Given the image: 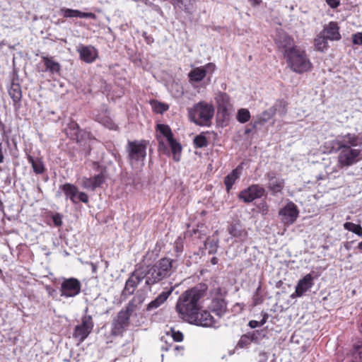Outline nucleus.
Listing matches in <instances>:
<instances>
[{"mask_svg": "<svg viewBox=\"0 0 362 362\" xmlns=\"http://www.w3.org/2000/svg\"><path fill=\"white\" fill-rule=\"evenodd\" d=\"M327 38L322 34H320L315 39V49L320 52H325L328 48Z\"/></svg>", "mask_w": 362, "mask_h": 362, "instance_id": "obj_30", "label": "nucleus"}, {"mask_svg": "<svg viewBox=\"0 0 362 362\" xmlns=\"http://www.w3.org/2000/svg\"><path fill=\"white\" fill-rule=\"evenodd\" d=\"M313 280L314 278L311 274H306L302 279L299 280L296 286V291L291 294V297L294 298L303 296L313 286Z\"/></svg>", "mask_w": 362, "mask_h": 362, "instance_id": "obj_16", "label": "nucleus"}, {"mask_svg": "<svg viewBox=\"0 0 362 362\" xmlns=\"http://www.w3.org/2000/svg\"><path fill=\"white\" fill-rule=\"evenodd\" d=\"M189 323L204 327H211L215 324V320L207 310H202L201 307L195 313V320Z\"/></svg>", "mask_w": 362, "mask_h": 362, "instance_id": "obj_18", "label": "nucleus"}, {"mask_svg": "<svg viewBox=\"0 0 362 362\" xmlns=\"http://www.w3.org/2000/svg\"><path fill=\"white\" fill-rule=\"evenodd\" d=\"M358 247L359 250H362V241L358 244Z\"/></svg>", "mask_w": 362, "mask_h": 362, "instance_id": "obj_53", "label": "nucleus"}, {"mask_svg": "<svg viewBox=\"0 0 362 362\" xmlns=\"http://www.w3.org/2000/svg\"><path fill=\"white\" fill-rule=\"evenodd\" d=\"M326 2L332 8H337L340 4L339 0H326Z\"/></svg>", "mask_w": 362, "mask_h": 362, "instance_id": "obj_46", "label": "nucleus"}, {"mask_svg": "<svg viewBox=\"0 0 362 362\" xmlns=\"http://www.w3.org/2000/svg\"><path fill=\"white\" fill-rule=\"evenodd\" d=\"M172 291L173 290L170 289L168 291L162 292L157 296V298L155 300H152L151 303H148L147 306V310H150L160 307L167 300L168 297L172 293Z\"/></svg>", "mask_w": 362, "mask_h": 362, "instance_id": "obj_23", "label": "nucleus"}, {"mask_svg": "<svg viewBox=\"0 0 362 362\" xmlns=\"http://www.w3.org/2000/svg\"><path fill=\"white\" fill-rule=\"evenodd\" d=\"M251 5L253 6H256L261 3V0H248Z\"/></svg>", "mask_w": 362, "mask_h": 362, "instance_id": "obj_50", "label": "nucleus"}, {"mask_svg": "<svg viewBox=\"0 0 362 362\" xmlns=\"http://www.w3.org/2000/svg\"><path fill=\"white\" fill-rule=\"evenodd\" d=\"M206 285H198L187 290L179 297L175 310L182 320L187 322L195 320V313L199 310V300L205 295Z\"/></svg>", "mask_w": 362, "mask_h": 362, "instance_id": "obj_1", "label": "nucleus"}, {"mask_svg": "<svg viewBox=\"0 0 362 362\" xmlns=\"http://www.w3.org/2000/svg\"><path fill=\"white\" fill-rule=\"evenodd\" d=\"M249 325L252 328H255V327H257L260 326L259 322L258 321H256V320H251L249 322Z\"/></svg>", "mask_w": 362, "mask_h": 362, "instance_id": "obj_49", "label": "nucleus"}, {"mask_svg": "<svg viewBox=\"0 0 362 362\" xmlns=\"http://www.w3.org/2000/svg\"><path fill=\"white\" fill-rule=\"evenodd\" d=\"M93 327V322L90 316H83L81 319V324L76 326L74 337L78 341H83L91 332Z\"/></svg>", "mask_w": 362, "mask_h": 362, "instance_id": "obj_9", "label": "nucleus"}, {"mask_svg": "<svg viewBox=\"0 0 362 362\" xmlns=\"http://www.w3.org/2000/svg\"><path fill=\"white\" fill-rule=\"evenodd\" d=\"M213 106L204 101H201L188 109V115L191 121L199 125L206 124L214 116Z\"/></svg>", "mask_w": 362, "mask_h": 362, "instance_id": "obj_5", "label": "nucleus"}, {"mask_svg": "<svg viewBox=\"0 0 362 362\" xmlns=\"http://www.w3.org/2000/svg\"><path fill=\"white\" fill-rule=\"evenodd\" d=\"M54 223L56 226H60L62 224V220L59 216H55L53 218Z\"/></svg>", "mask_w": 362, "mask_h": 362, "instance_id": "obj_48", "label": "nucleus"}, {"mask_svg": "<svg viewBox=\"0 0 362 362\" xmlns=\"http://www.w3.org/2000/svg\"><path fill=\"white\" fill-rule=\"evenodd\" d=\"M278 47L282 51L284 56L290 51L296 49L293 39L283 31H279L275 39Z\"/></svg>", "mask_w": 362, "mask_h": 362, "instance_id": "obj_14", "label": "nucleus"}, {"mask_svg": "<svg viewBox=\"0 0 362 362\" xmlns=\"http://www.w3.org/2000/svg\"><path fill=\"white\" fill-rule=\"evenodd\" d=\"M265 192L264 189L258 185H252L239 194V198L245 202H250L255 199L262 197Z\"/></svg>", "mask_w": 362, "mask_h": 362, "instance_id": "obj_13", "label": "nucleus"}, {"mask_svg": "<svg viewBox=\"0 0 362 362\" xmlns=\"http://www.w3.org/2000/svg\"><path fill=\"white\" fill-rule=\"evenodd\" d=\"M28 160L32 164V167L35 173L41 174L44 172V165L40 160H35L32 156H29Z\"/></svg>", "mask_w": 362, "mask_h": 362, "instance_id": "obj_32", "label": "nucleus"}, {"mask_svg": "<svg viewBox=\"0 0 362 362\" xmlns=\"http://www.w3.org/2000/svg\"><path fill=\"white\" fill-rule=\"evenodd\" d=\"M215 64L208 63L204 66L194 68L188 74V77L190 81L199 82L205 78L208 73L212 74L215 71Z\"/></svg>", "mask_w": 362, "mask_h": 362, "instance_id": "obj_12", "label": "nucleus"}, {"mask_svg": "<svg viewBox=\"0 0 362 362\" xmlns=\"http://www.w3.org/2000/svg\"><path fill=\"white\" fill-rule=\"evenodd\" d=\"M104 181V175L103 174H99L92 178H83L81 185L85 189L94 190L96 187H100Z\"/></svg>", "mask_w": 362, "mask_h": 362, "instance_id": "obj_22", "label": "nucleus"}, {"mask_svg": "<svg viewBox=\"0 0 362 362\" xmlns=\"http://www.w3.org/2000/svg\"><path fill=\"white\" fill-rule=\"evenodd\" d=\"M267 177L268 178V188L274 194L281 192L284 187V180L277 177L274 173H267Z\"/></svg>", "mask_w": 362, "mask_h": 362, "instance_id": "obj_20", "label": "nucleus"}, {"mask_svg": "<svg viewBox=\"0 0 362 362\" xmlns=\"http://www.w3.org/2000/svg\"><path fill=\"white\" fill-rule=\"evenodd\" d=\"M157 128L159 132L166 138L167 141L173 138L170 128L165 124H158Z\"/></svg>", "mask_w": 362, "mask_h": 362, "instance_id": "obj_38", "label": "nucleus"}, {"mask_svg": "<svg viewBox=\"0 0 362 362\" xmlns=\"http://www.w3.org/2000/svg\"><path fill=\"white\" fill-rule=\"evenodd\" d=\"M338 163L341 167H348L356 163L360 160L361 150L355 148H339Z\"/></svg>", "mask_w": 362, "mask_h": 362, "instance_id": "obj_7", "label": "nucleus"}, {"mask_svg": "<svg viewBox=\"0 0 362 362\" xmlns=\"http://www.w3.org/2000/svg\"><path fill=\"white\" fill-rule=\"evenodd\" d=\"M80 18H90L93 19H96V16L93 13H86L81 11Z\"/></svg>", "mask_w": 362, "mask_h": 362, "instance_id": "obj_47", "label": "nucleus"}, {"mask_svg": "<svg viewBox=\"0 0 362 362\" xmlns=\"http://www.w3.org/2000/svg\"><path fill=\"white\" fill-rule=\"evenodd\" d=\"M81 291V283L74 278L64 280L61 286V296L66 297H74L78 294Z\"/></svg>", "mask_w": 362, "mask_h": 362, "instance_id": "obj_10", "label": "nucleus"}, {"mask_svg": "<svg viewBox=\"0 0 362 362\" xmlns=\"http://www.w3.org/2000/svg\"><path fill=\"white\" fill-rule=\"evenodd\" d=\"M146 270L144 267H141L135 270V272L130 276L126 281L124 293L126 295H131L134 293L136 287L139 284L141 279H146Z\"/></svg>", "mask_w": 362, "mask_h": 362, "instance_id": "obj_11", "label": "nucleus"}, {"mask_svg": "<svg viewBox=\"0 0 362 362\" xmlns=\"http://www.w3.org/2000/svg\"><path fill=\"white\" fill-rule=\"evenodd\" d=\"M9 95L14 102H18L21 98V91L19 88H13L9 90Z\"/></svg>", "mask_w": 362, "mask_h": 362, "instance_id": "obj_40", "label": "nucleus"}, {"mask_svg": "<svg viewBox=\"0 0 362 362\" xmlns=\"http://www.w3.org/2000/svg\"><path fill=\"white\" fill-rule=\"evenodd\" d=\"M173 264V260L165 257L160 259L153 267H144L146 284L151 286L170 276L175 269Z\"/></svg>", "mask_w": 362, "mask_h": 362, "instance_id": "obj_2", "label": "nucleus"}, {"mask_svg": "<svg viewBox=\"0 0 362 362\" xmlns=\"http://www.w3.org/2000/svg\"><path fill=\"white\" fill-rule=\"evenodd\" d=\"M281 107L282 110L280 112L281 115H284L286 112V104L283 101H278L272 107L264 111L258 118V121L255 122L254 124V127L258 123H264L272 117H273L277 112V108Z\"/></svg>", "mask_w": 362, "mask_h": 362, "instance_id": "obj_17", "label": "nucleus"}, {"mask_svg": "<svg viewBox=\"0 0 362 362\" xmlns=\"http://www.w3.org/2000/svg\"><path fill=\"white\" fill-rule=\"evenodd\" d=\"M194 144L197 148H202L207 146V141L204 136L198 135L194 139Z\"/></svg>", "mask_w": 362, "mask_h": 362, "instance_id": "obj_39", "label": "nucleus"}, {"mask_svg": "<svg viewBox=\"0 0 362 362\" xmlns=\"http://www.w3.org/2000/svg\"><path fill=\"white\" fill-rule=\"evenodd\" d=\"M172 353L173 354H174L175 356H181L182 355V352L184 351V346H175L173 349H172Z\"/></svg>", "mask_w": 362, "mask_h": 362, "instance_id": "obj_45", "label": "nucleus"}, {"mask_svg": "<svg viewBox=\"0 0 362 362\" xmlns=\"http://www.w3.org/2000/svg\"><path fill=\"white\" fill-rule=\"evenodd\" d=\"M299 211L297 206L292 202H289L279 211V216L282 223L285 225H291L297 219Z\"/></svg>", "mask_w": 362, "mask_h": 362, "instance_id": "obj_8", "label": "nucleus"}, {"mask_svg": "<svg viewBox=\"0 0 362 362\" xmlns=\"http://www.w3.org/2000/svg\"><path fill=\"white\" fill-rule=\"evenodd\" d=\"M81 59L86 63H92L98 57L97 50L92 46H81L78 48Z\"/></svg>", "mask_w": 362, "mask_h": 362, "instance_id": "obj_19", "label": "nucleus"}, {"mask_svg": "<svg viewBox=\"0 0 362 362\" xmlns=\"http://www.w3.org/2000/svg\"><path fill=\"white\" fill-rule=\"evenodd\" d=\"M241 170L242 167L238 166L226 177L224 183L228 191L231 189L235 180L239 178L241 174Z\"/></svg>", "mask_w": 362, "mask_h": 362, "instance_id": "obj_26", "label": "nucleus"}, {"mask_svg": "<svg viewBox=\"0 0 362 362\" xmlns=\"http://www.w3.org/2000/svg\"><path fill=\"white\" fill-rule=\"evenodd\" d=\"M290 69L298 74L309 71L312 69V63L303 50L293 49L284 56Z\"/></svg>", "mask_w": 362, "mask_h": 362, "instance_id": "obj_3", "label": "nucleus"}, {"mask_svg": "<svg viewBox=\"0 0 362 362\" xmlns=\"http://www.w3.org/2000/svg\"><path fill=\"white\" fill-rule=\"evenodd\" d=\"M168 142L170 145L172 153L173 155V159L175 161H179L180 160V154L182 152L181 145L173 138L172 139L168 140Z\"/></svg>", "mask_w": 362, "mask_h": 362, "instance_id": "obj_28", "label": "nucleus"}, {"mask_svg": "<svg viewBox=\"0 0 362 362\" xmlns=\"http://www.w3.org/2000/svg\"><path fill=\"white\" fill-rule=\"evenodd\" d=\"M146 143L144 141H129L127 146L129 161L133 168L140 169L144 165L146 155Z\"/></svg>", "mask_w": 362, "mask_h": 362, "instance_id": "obj_4", "label": "nucleus"}, {"mask_svg": "<svg viewBox=\"0 0 362 362\" xmlns=\"http://www.w3.org/2000/svg\"><path fill=\"white\" fill-rule=\"evenodd\" d=\"M255 338L253 334H245L241 337L240 339L238 341V346L240 348H245L247 347L248 345H250L253 341Z\"/></svg>", "mask_w": 362, "mask_h": 362, "instance_id": "obj_36", "label": "nucleus"}, {"mask_svg": "<svg viewBox=\"0 0 362 362\" xmlns=\"http://www.w3.org/2000/svg\"><path fill=\"white\" fill-rule=\"evenodd\" d=\"M329 40H339L341 38L339 28L336 22H330L321 32Z\"/></svg>", "mask_w": 362, "mask_h": 362, "instance_id": "obj_21", "label": "nucleus"}, {"mask_svg": "<svg viewBox=\"0 0 362 362\" xmlns=\"http://www.w3.org/2000/svg\"><path fill=\"white\" fill-rule=\"evenodd\" d=\"M352 42L354 45H362V33L353 35Z\"/></svg>", "mask_w": 362, "mask_h": 362, "instance_id": "obj_43", "label": "nucleus"}, {"mask_svg": "<svg viewBox=\"0 0 362 362\" xmlns=\"http://www.w3.org/2000/svg\"><path fill=\"white\" fill-rule=\"evenodd\" d=\"M76 200L77 202L78 201H81L83 203H87L88 202V195L84 193V192H79L78 191V194H77V197H76Z\"/></svg>", "mask_w": 362, "mask_h": 362, "instance_id": "obj_44", "label": "nucleus"}, {"mask_svg": "<svg viewBox=\"0 0 362 362\" xmlns=\"http://www.w3.org/2000/svg\"><path fill=\"white\" fill-rule=\"evenodd\" d=\"M153 107L156 112L163 113L168 109V105L164 103H154Z\"/></svg>", "mask_w": 362, "mask_h": 362, "instance_id": "obj_41", "label": "nucleus"}, {"mask_svg": "<svg viewBox=\"0 0 362 362\" xmlns=\"http://www.w3.org/2000/svg\"><path fill=\"white\" fill-rule=\"evenodd\" d=\"M344 228L346 230H349L360 237H362V228L360 225H357L351 222H346L344 224Z\"/></svg>", "mask_w": 362, "mask_h": 362, "instance_id": "obj_33", "label": "nucleus"}, {"mask_svg": "<svg viewBox=\"0 0 362 362\" xmlns=\"http://www.w3.org/2000/svg\"><path fill=\"white\" fill-rule=\"evenodd\" d=\"M336 143L339 148H355L362 144V138L354 134L348 133L344 135L338 136Z\"/></svg>", "mask_w": 362, "mask_h": 362, "instance_id": "obj_15", "label": "nucleus"}, {"mask_svg": "<svg viewBox=\"0 0 362 362\" xmlns=\"http://www.w3.org/2000/svg\"><path fill=\"white\" fill-rule=\"evenodd\" d=\"M134 305L129 303L126 308L120 310L112 322L111 335L113 337L120 336L129 325V319L134 311Z\"/></svg>", "mask_w": 362, "mask_h": 362, "instance_id": "obj_6", "label": "nucleus"}, {"mask_svg": "<svg viewBox=\"0 0 362 362\" xmlns=\"http://www.w3.org/2000/svg\"><path fill=\"white\" fill-rule=\"evenodd\" d=\"M171 335L174 341H182L183 340V334L180 331H176L175 329H170Z\"/></svg>", "mask_w": 362, "mask_h": 362, "instance_id": "obj_42", "label": "nucleus"}, {"mask_svg": "<svg viewBox=\"0 0 362 362\" xmlns=\"http://www.w3.org/2000/svg\"><path fill=\"white\" fill-rule=\"evenodd\" d=\"M250 118V113L248 110L242 108L238 110L237 115V119L240 123H245L247 122Z\"/></svg>", "mask_w": 362, "mask_h": 362, "instance_id": "obj_37", "label": "nucleus"}, {"mask_svg": "<svg viewBox=\"0 0 362 362\" xmlns=\"http://www.w3.org/2000/svg\"><path fill=\"white\" fill-rule=\"evenodd\" d=\"M60 11L64 18H80L81 11L79 10L62 8Z\"/></svg>", "mask_w": 362, "mask_h": 362, "instance_id": "obj_35", "label": "nucleus"}, {"mask_svg": "<svg viewBox=\"0 0 362 362\" xmlns=\"http://www.w3.org/2000/svg\"><path fill=\"white\" fill-rule=\"evenodd\" d=\"M216 258L214 257V258L212 259V263H213V264H216Z\"/></svg>", "mask_w": 362, "mask_h": 362, "instance_id": "obj_54", "label": "nucleus"}, {"mask_svg": "<svg viewBox=\"0 0 362 362\" xmlns=\"http://www.w3.org/2000/svg\"><path fill=\"white\" fill-rule=\"evenodd\" d=\"M229 233L241 241H244L247 238V232L239 223L231 225L228 228Z\"/></svg>", "mask_w": 362, "mask_h": 362, "instance_id": "obj_24", "label": "nucleus"}, {"mask_svg": "<svg viewBox=\"0 0 362 362\" xmlns=\"http://www.w3.org/2000/svg\"><path fill=\"white\" fill-rule=\"evenodd\" d=\"M4 161V154L2 151V144L0 142V163Z\"/></svg>", "mask_w": 362, "mask_h": 362, "instance_id": "obj_51", "label": "nucleus"}, {"mask_svg": "<svg viewBox=\"0 0 362 362\" xmlns=\"http://www.w3.org/2000/svg\"><path fill=\"white\" fill-rule=\"evenodd\" d=\"M45 65L47 70L52 73H57L60 70V65L59 63L54 62L50 58L44 57Z\"/></svg>", "mask_w": 362, "mask_h": 362, "instance_id": "obj_31", "label": "nucleus"}, {"mask_svg": "<svg viewBox=\"0 0 362 362\" xmlns=\"http://www.w3.org/2000/svg\"><path fill=\"white\" fill-rule=\"evenodd\" d=\"M62 189L67 198H69L73 203H77L76 197L78 190L76 186L71 184H65L62 186Z\"/></svg>", "mask_w": 362, "mask_h": 362, "instance_id": "obj_27", "label": "nucleus"}, {"mask_svg": "<svg viewBox=\"0 0 362 362\" xmlns=\"http://www.w3.org/2000/svg\"><path fill=\"white\" fill-rule=\"evenodd\" d=\"M216 100L218 104L224 108H226L229 105L230 98L225 93H218V94L216 97Z\"/></svg>", "mask_w": 362, "mask_h": 362, "instance_id": "obj_34", "label": "nucleus"}, {"mask_svg": "<svg viewBox=\"0 0 362 362\" xmlns=\"http://www.w3.org/2000/svg\"><path fill=\"white\" fill-rule=\"evenodd\" d=\"M210 308L217 316L221 317L226 311V303L223 299L216 298L211 301Z\"/></svg>", "mask_w": 362, "mask_h": 362, "instance_id": "obj_25", "label": "nucleus"}, {"mask_svg": "<svg viewBox=\"0 0 362 362\" xmlns=\"http://www.w3.org/2000/svg\"><path fill=\"white\" fill-rule=\"evenodd\" d=\"M266 322V319L263 318L259 322L260 326L263 325Z\"/></svg>", "mask_w": 362, "mask_h": 362, "instance_id": "obj_52", "label": "nucleus"}, {"mask_svg": "<svg viewBox=\"0 0 362 362\" xmlns=\"http://www.w3.org/2000/svg\"><path fill=\"white\" fill-rule=\"evenodd\" d=\"M175 6L184 9L187 12H190L192 9L194 0H171Z\"/></svg>", "mask_w": 362, "mask_h": 362, "instance_id": "obj_29", "label": "nucleus"}]
</instances>
